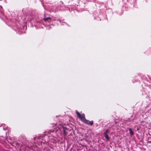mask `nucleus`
I'll use <instances>...</instances> for the list:
<instances>
[{
    "instance_id": "1",
    "label": "nucleus",
    "mask_w": 151,
    "mask_h": 151,
    "mask_svg": "<svg viewBox=\"0 0 151 151\" xmlns=\"http://www.w3.org/2000/svg\"><path fill=\"white\" fill-rule=\"evenodd\" d=\"M55 134L54 130H50L48 132H45V133L41 135H38L37 137H34V139L35 142H37L38 143L36 144L35 142L30 146H26L24 147V150L25 151H47L44 147H42L45 145L42 144V138L45 135H48V137L49 140H53L55 139V137L54 136Z\"/></svg>"
},
{
    "instance_id": "2",
    "label": "nucleus",
    "mask_w": 151,
    "mask_h": 151,
    "mask_svg": "<svg viewBox=\"0 0 151 151\" xmlns=\"http://www.w3.org/2000/svg\"><path fill=\"white\" fill-rule=\"evenodd\" d=\"M76 112L77 115V116L83 122L86 119L85 115L84 114H80L77 110H76Z\"/></svg>"
},
{
    "instance_id": "3",
    "label": "nucleus",
    "mask_w": 151,
    "mask_h": 151,
    "mask_svg": "<svg viewBox=\"0 0 151 151\" xmlns=\"http://www.w3.org/2000/svg\"><path fill=\"white\" fill-rule=\"evenodd\" d=\"M52 19L50 17H46L44 16V21L45 23H48L52 21Z\"/></svg>"
},
{
    "instance_id": "4",
    "label": "nucleus",
    "mask_w": 151,
    "mask_h": 151,
    "mask_svg": "<svg viewBox=\"0 0 151 151\" xmlns=\"http://www.w3.org/2000/svg\"><path fill=\"white\" fill-rule=\"evenodd\" d=\"M32 20L34 22H36V23H42L43 24L45 25V24L44 23L43 21L42 20H40L38 19H37L35 18H33Z\"/></svg>"
},
{
    "instance_id": "5",
    "label": "nucleus",
    "mask_w": 151,
    "mask_h": 151,
    "mask_svg": "<svg viewBox=\"0 0 151 151\" xmlns=\"http://www.w3.org/2000/svg\"><path fill=\"white\" fill-rule=\"evenodd\" d=\"M83 122L86 124H89L91 126L93 124V121H90L88 120H86V119Z\"/></svg>"
},
{
    "instance_id": "6",
    "label": "nucleus",
    "mask_w": 151,
    "mask_h": 151,
    "mask_svg": "<svg viewBox=\"0 0 151 151\" xmlns=\"http://www.w3.org/2000/svg\"><path fill=\"white\" fill-rule=\"evenodd\" d=\"M109 132V130L108 129H106L104 134V137L107 140H109V137L107 134V133H108Z\"/></svg>"
},
{
    "instance_id": "7",
    "label": "nucleus",
    "mask_w": 151,
    "mask_h": 151,
    "mask_svg": "<svg viewBox=\"0 0 151 151\" xmlns=\"http://www.w3.org/2000/svg\"><path fill=\"white\" fill-rule=\"evenodd\" d=\"M51 11L54 12H56L58 11V9L56 6H53L51 9Z\"/></svg>"
},
{
    "instance_id": "8",
    "label": "nucleus",
    "mask_w": 151,
    "mask_h": 151,
    "mask_svg": "<svg viewBox=\"0 0 151 151\" xmlns=\"http://www.w3.org/2000/svg\"><path fill=\"white\" fill-rule=\"evenodd\" d=\"M128 130L129 132V133L130 134L131 136H132L134 134L133 131L131 128H129Z\"/></svg>"
},
{
    "instance_id": "9",
    "label": "nucleus",
    "mask_w": 151,
    "mask_h": 151,
    "mask_svg": "<svg viewBox=\"0 0 151 151\" xmlns=\"http://www.w3.org/2000/svg\"><path fill=\"white\" fill-rule=\"evenodd\" d=\"M63 128H65V127L61 124H60L59 126L58 127L59 129H60V130H61L63 129Z\"/></svg>"
},
{
    "instance_id": "10",
    "label": "nucleus",
    "mask_w": 151,
    "mask_h": 151,
    "mask_svg": "<svg viewBox=\"0 0 151 151\" xmlns=\"http://www.w3.org/2000/svg\"><path fill=\"white\" fill-rule=\"evenodd\" d=\"M62 130L63 131L65 135H66L67 134V132L66 131L65 128H63V129Z\"/></svg>"
},
{
    "instance_id": "11",
    "label": "nucleus",
    "mask_w": 151,
    "mask_h": 151,
    "mask_svg": "<svg viewBox=\"0 0 151 151\" xmlns=\"http://www.w3.org/2000/svg\"><path fill=\"white\" fill-rule=\"evenodd\" d=\"M0 12L1 13V14H2V15H4V13H3V10L2 9H1L0 10Z\"/></svg>"
},
{
    "instance_id": "12",
    "label": "nucleus",
    "mask_w": 151,
    "mask_h": 151,
    "mask_svg": "<svg viewBox=\"0 0 151 151\" xmlns=\"http://www.w3.org/2000/svg\"><path fill=\"white\" fill-rule=\"evenodd\" d=\"M51 28V27H50V25H48L47 27V29H48V30H49Z\"/></svg>"
},
{
    "instance_id": "13",
    "label": "nucleus",
    "mask_w": 151,
    "mask_h": 151,
    "mask_svg": "<svg viewBox=\"0 0 151 151\" xmlns=\"http://www.w3.org/2000/svg\"><path fill=\"white\" fill-rule=\"evenodd\" d=\"M5 126V124H2V125H1V126H2L3 127V129L4 130H5L6 129H5L4 127V126Z\"/></svg>"
},
{
    "instance_id": "14",
    "label": "nucleus",
    "mask_w": 151,
    "mask_h": 151,
    "mask_svg": "<svg viewBox=\"0 0 151 151\" xmlns=\"http://www.w3.org/2000/svg\"><path fill=\"white\" fill-rule=\"evenodd\" d=\"M68 9V7H66V9L67 10Z\"/></svg>"
}]
</instances>
